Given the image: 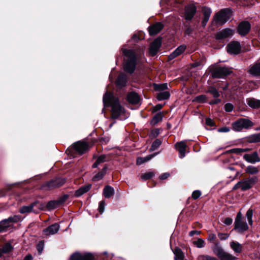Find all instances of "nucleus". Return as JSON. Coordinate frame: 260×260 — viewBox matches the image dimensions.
<instances>
[{
  "label": "nucleus",
  "instance_id": "obj_3",
  "mask_svg": "<svg viewBox=\"0 0 260 260\" xmlns=\"http://www.w3.org/2000/svg\"><path fill=\"white\" fill-rule=\"evenodd\" d=\"M212 250L220 260H236L237 257L225 251L219 243L214 244Z\"/></svg>",
  "mask_w": 260,
  "mask_h": 260
},
{
  "label": "nucleus",
  "instance_id": "obj_21",
  "mask_svg": "<svg viewBox=\"0 0 260 260\" xmlns=\"http://www.w3.org/2000/svg\"><path fill=\"white\" fill-rule=\"evenodd\" d=\"M175 147L179 153V157L183 158L185 156L186 144L184 141L178 142L175 144Z\"/></svg>",
  "mask_w": 260,
  "mask_h": 260
},
{
  "label": "nucleus",
  "instance_id": "obj_24",
  "mask_svg": "<svg viewBox=\"0 0 260 260\" xmlns=\"http://www.w3.org/2000/svg\"><path fill=\"white\" fill-rule=\"evenodd\" d=\"M127 76L125 74H120L118 76L117 79L116 81V86L119 88H121L123 87L124 86H125L126 85V83H127Z\"/></svg>",
  "mask_w": 260,
  "mask_h": 260
},
{
  "label": "nucleus",
  "instance_id": "obj_39",
  "mask_svg": "<svg viewBox=\"0 0 260 260\" xmlns=\"http://www.w3.org/2000/svg\"><path fill=\"white\" fill-rule=\"evenodd\" d=\"M154 88L155 90L160 91H164L165 90L168 89L167 83L162 84H154Z\"/></svg>",
  "mask_w": 260,
  "mask_h": 260
},
{
  "label": "nucleus",
  "instance_id": "obj_63",
  "mask_svg": "<svg viewBox=\"0 0 260 260\" xmlns=\"http://www.w3.org/2000/svg\"><path fill=\"white\" fill-rule=\"evenodd\" d=\"M216 235L214 234H210L209 235L208 240L210 241H213L216 239Z\"/></svg>",
  "mask_w": 260,
  "mask_h": 260
},
{
  "label": "nucleus",
  "instance_id": "obj_17",
  "mask_svg": "<svg viewBox=\"0 0 260 260\" xmlns=\"http://www.w3.org/2000/svg\"><path fill=\"white\" fill-rule=\"evenodd\" d=\"M197 10L196 7L192 4L187 6L185 8V18L187 20H190L194 15Z\"/></svg>",
  "mask_w": 260,
  "mask_h": 260
},
{
  "label": "nucleus",
  "instance_id": "obj_55",
  "mask_svg": "<svg viewBox=\"0 0 260 260\" xmlns=\"http://www.w3.org/2000/svg\"><path fill=\"white\" fill-rule=\"evenodd\" d=\"M105 205V202L104 201H102L100 203L99 210L101 213H102L104 212Z\"/></svg>",
  "mask_w": 260,
  "mask_h": 260
},
{
  "label": "nucleus",
  "instance_id": "obj_45",
  "mask_svg": "<svg viewBox=\"0 0 260 260\" xmlns=\"http://www.w3.org/2000/svg\"><path fill=\"white\" fill-rule=\"evenodd\" d=\"M208 92L212 94L213 97L215 98H217L220 95L219 93L217 90L213 87H210L208 89Z\"/></svg>",
  "mask_w": 260,
  "mask_h": 260
},
{
  "label": "nucleus",
  "instance_id": "obj_23",
  "mask_svg": "<svg viewBox=\"0 0 260 260\" xmlns=\"http://www.w3.org/2000/svg\"><path fill=\"white\" fill-rule=\"evenodd\" d=\"M38 203V201H35L28 206H23L20 208L19 212L21 214L28 213L32 212L34 211V208L37 206ZM34 212L35 211H34Z\"/></svg>",
  "mask_w": 260,
  "mask_h": 260
},
{
  "label": "nucleus",
  "instance_id": "obj_22",
  "mask_svg": "<svg viewBox=\"0 0 260 260\" xmlns=\"http://www.w3.org/2000/svg\"><path fill=\"white\" fill-rule=\"evenodd\" d=\"M249 73L254 77H260V62L251 65L248 71Z\"/></svg>",
  "mask_w": 260,
  "mask_h": 260
},
{
  "label": "nucleus",
  "instance_id": "obj_42",
  "mask_svg": "<svg viewBox=\"0 0 260 260\" xmlns=\"http://www.w3.org/2000/svg\"><path fill=\"white\" fill-rule=\"evenodd\" d=\"M161 144V141L159 139L155 140L152 143L150 148V151H153L157 149Z\"/></svg>",
  "mask_w": 260,
  "mask_h": 260
},
{
  "label": "nucleus",
  "instance_id": "obj_33",
  "mask_svg": "<svg viewBox=\"0 0 260 260\" xmlns=\"http://www.w3.org/2000/svg\"><path fill=\"white\" fill-rule=\"evenodd\" d=\"M170 92L168 91H160L157 94V99L158 101L165 100L169 98Z\"/></svg>",
  "mask_w": 260,
  "mask_h": 260
},
{
  "label": "nucleus",
  "instance_id": "obj_54",
  "mask_svg": "<svg viewBox=\"0 0 260 260\" xmlns=\"http://www.w3.org/2000/svg\"><path fill=\"white\" fill-rule=\"evenodd\" d=\"M227 152L234 153L236 154H240L242 153V148H234L228 151Z\"/></svg>",
  "mask_w": 260,
  "mask_h": 260
},
{
  "label": "nucleus",
  "instance_id": "obj_11",
  "mask_svg": "<svg viewBox=\"0 0 260 260\" xmlns=\"http://www.w3.org/2000/svg\"><path fill=\"white\" fill-rule=\"evenodd\" d=\"M228 52L230 54L237 55L240 53L241 46L238 41H232L226 46Z\"/></svg>",
  "mask_w": 260,
  "mask_h": 260
},
{
  "label": "nucleus",
  "instance_id": "obj_46",
  "mask_svg": "<svg viewBox=\"0 0 260 260\" xmlns=\"http://www.w3.org/2000/svg\"><path fill=\"white\" fill-rule=\"evenodd\" d=\"M198 260H218L215 257L209 255H200L198 257Z\"/></svg>",
  "mask_w": 260,
  "mask_h": 260
},
{
  "label": "nucleus",
  "instance_id": "obj_49",
  "mask_svg": "<svg viewBox=\"0 0 260 260\" xmlns=\"http://www.w3.org/2000/svg\"><path fill=\"white\" fill-rule=\"evenodd\" d=\"M201 191L199 190L193 191L191 194V197L193 200H197L201 196Z\"/></svg>",
  "mask_w": 260,
  "mask_h": 260
},
{
  "label": "nucleus",
  "instance_id": "obj_6",
  "mask_svg": "<svg viewBox=\"0 0 260 260\" xmlns=\"http://www.w3.org/2000/svg\"><path fill=\"white\" fill-rule=\"evenodd\" d=\"M20 220V216L14 215L1 221V232H12L13 224L18 222Z\"/></svg>",
  "mask_w": 260,
  "mask_h": 260
},
{
  "label": "nucleus",
  "instance_id": "obj_47",
  "mask_svg": "<svg viewBox=\"0 0 260 260\" xmlns=\"http://www.w3.org/2000/svg\"><path fill=\"white\" fill-rule=\"evenodd\" d=\"M207 101V97L205 95H200L195 98L193 100L194 102H196L199 103H205Z\"/></svg>",
  "mask_w": 260,
  "mask_h": 260
},
{
  "label": "nucleus",
  "instance_id": "obj_38",
  "mask_svg": "<svg viewBox=\"0 0 260 260\" xmlns=\"http://www.w3.org/2000/svg\"><path fill=\"white\" fill-rule=\"evenodd\" d=\"M59 205L58 200L51 201L47 203L46 208L48 210H51L56 208Z\"/></svg>",
  "mask_w": 260,
  "mask_h": 260
},
{
  "label": "nucleus",
  "instance_id": "obj_9",
  "mask_svg": "<svg viewBox=\"0 0 260 260\" xmlns=\"http://www.w3.org/2000/svg\"><path fill=\"white\" fill-rule=\"evenodd\" d=\"M231 71L226 67H217L215 68L211 73L213 78H223L230 75Z\"/></svg>",
  "mask_w": 260,
  "mask_h": 260
},
{
  "label": "nucleus",
  "instance_id": "obj_26",
  "mask_svg": "<svg viewBox=\"0 0 260 260\" xmlns=\"http://www.w3.org/2000/svg\"><path fill=\"white\" fill-rule=\"evenodd\" d=\"M91 187V184H88L81 187L79 189L77 190L75 192V196L76 197H79L84 193L88 192Z\"/></svg>",
  "mask_w": 260,
  "mask_h": 260
},
{
  "label": "nucleus",
  "instance_id": "obj_30",
  "mask_svg": "<svg viewBox=\"0 0 260 260\" xmlns=\"http://www.w3.org/2000/svg\"><path fill=\"white\" fill-rule=\"evenodd\" d=\"M203 11L204 14V19L202 23L204 25H205L209 20L212 11L210 8L207 7H204Z\"/></svg>",
  "mask_w": 260,
  "mask_h": 260
},
{
  "label": "nucleus",
  "instance_id": "obj_19",
  "mask_svg": "<svg viewBox=\"0 0 260 260\" xmlns=\"http://www.w3.org/2000/svg\"><path fill=\"white\" fill-rule=\"evenodd\" d=\"M59 228V225L55 223L44 229L43 233L47 236L54 235L58 232Z\"/></svg>",
  "mask_w": 260,
  "mask_h": 260
},
{
  "label": "nucleus",
  "instance_id": "obj_61",
  "mask_svg": "<svg viewBox=\"0 0 260 260\" xmlns=\"http://www.w3.org/2000/svg\"><path fill=\"white\" fill-rule=\"evenodd\" d=\"M233 222V219L230 217H227L225 218L223 221V223L227 225H231Z\"/></svg>",
  "mask_w": 260,
  "mask_h": 260
},
{
  "label": "nucleus",
  "instance_id": "obj_14",
  "mask_svg": "<svg viewBox=\"0 0 260 260\" xmlns=\"http://www.w3.org/2000/svg\"><path fill=\"white\" fill-rule=\"evenodd\" d=\"M161 44L160 38L155 39L150 44L149 47V54L151 56H155L158 51Z\"/></svg>",
  "mask_w": 260,
  "mask_h": 260
},
{
  "label": "nucleus",
  "instance_id": "obj_57",
  "mask_svg": "<svg viewBox=\"0 0 260 260\" xmlns=\"http://www.w3.org/2000/svg\"><path fill=\"white\" fill-rule=\"evenodd\" d=\"M179 55L178 54V53L177 51H176V50H175L172 53H171L169 56V59L170 60H172L174 58H175V57H177L178 56H179Z\"/></svg>",
  "mask_w": 260,
  "mask_h": 260
},
{
  "label": "nucleus",
  "instance_id": "obj_36",
  "mask_svg": "<svg viewBox=\"0 0 260 260\" xmlns=\"http://www.w3.org/2000/svg\"><path fill=\"white\" fill-rule=\"evenodd\" d=\"M162 117L163 115L161 113L159 112L156 114L152 119L151 121V124L152 125L156 124L158 122L161 121Z\"/></svg>",
  "mask_w": 260,
  "mask_h": 260
},
{
  "label": "nucleus",
  "instance_id": "obj_60",
  "mask_svg": "<svg viewBox=\"0 0 260 260\" xmlns=\"http://www.w3.org/2000/svg\"><path fill=\"white\" fill-rule=\"evenodd\" d=\"M230 131V128L226 126L222 127L218 129V132L220 133H227Z\"/></svg>",
  "mask_w": 260,
  "mask_h": 260
},
{
  "label": "nucleus",
  "instance_id": "obj_50",
  "mask_svg": "<svg viewBox=\"0 0 260 260\" xmlns=\"http://www.w3.org/2000/svg\"><path fill=\"white\" fill-rule=\"evenodd\" d=\"M230 236V235L227 233H218V237L219 239L221 241L225 240L227 239Z\"/></svg>",
  "mask_w": 260,
  "mask_h": 260
},
{
  "label": "nucleus",
  "instance_id": "obj_28",
  "mask_svg": "<svg viewBox=\"0 0 260 260\" xmlns=\"http://www.w3.org/2000/svg\"><path fill=\"white\" fill-rule=\"evenodd\" d=\"M157 153H155L152 154L148 155L145 157H139L137 159V165H140L143 163L148 161L153 157L156 156Z\"/></svg>",
  "mask_w": 260,
  "mask_h": 260
},
{
  "label": "nucleus",
  "instance_id": "obj_48",
  "mask_svg": "<svg viewBox=\"0 0 260 260\" xmlns=\"http://www.w3.org/2000/svg\"><path fill=\"white\" fill-rule=\"evenodd\" d=\"M193 244L198 248H201L205 246V241L202 239H198L197 241H193Z\"/></svg>",
  "mask_w": 260,
  "mask_h": 260
},
{
  "label": "nucleus",
  "instance_id": "obj_16",
  "mask_svg": "<svg viewBox=\"0 0 260 260\" xmlns=\"http://www.w3.org/2000/svg\"><path fill=\"white\" fill-rule=\"evenodd\" d=\"M73 148L80 154L85 153L88 149V145L86 142L79 141L75 143Z\"/></svg>",
  "mask_w": 260,
  "mask_h": 260
},
{
  "label": "nucleus",
  "instance_id": "obj_41",
  "mask_svg": "<svg viewBox=\"0 0 260 260\" xmlns=\"http://www.w3.org/2000/svg\"><path fill=\"white\" fill-rule=\"evenodd\" d=\"M246 173L250 174H255L258 172V169L257 167L252 166H248L246 169Z\"/></svg>",
  "mask_w": 260,
  "mask_h": 260
},
{
  "label": "nucleus",
  "instance_id": "obj_1",
  "mask_svg": "<svg viewBox=\"0 0 260 260\" xmlns=\"http://www.w3.org/2000/svg\"><path fill=\"white\" fill-rule=\"evenodd\" d=\"M105 106L111 107V117L117 119L124 113V109L120 105L119 100L113 93L107 92L103 96Z\"/></svg>",
  "mask_w": 260,
  "mask_h": 260
},
{
  "label": "nucleus",
  "instance_id": "obj_34",
  "mask_svg": "<svg viewBox=\"0 0 260 260\" xmlns=\"http://www.w3.org/2000/svg\"><path fill=\"white\" fill-rule=\"evenodd\" d=\"M175 260H183L184 254L181 249L176 248L174 250Z\"/></svg>",
  "mask_w": 260,
  "mask_h": 260
},
{
  "label": "nucleus",
  "instance_id": "obj_40",
  "mask_svg": "<svg viewBox=\"0 0 260 260\" xmlns=\"http://www.w3.org/2000/svg\"><path fill=\"white\" fill-rule=\"evenodd\" d=\"M250 143H257L260 142V133L251 135L248 138Z\"/></svg>",
  "mask_w": 260,
  "mask_h": 260
},
{
  "label": "nucleus",
  "instance_id": "obj_43",
  "mask_svg": "<svg viewBox=\"0 0 260 260\" xmlns=\"http://www.w3.org/2000/svg\"><path fill=\"white\" fill-rule=\"evenodd\" d=\"M252 216H253V210L252 209H249L246 213V217L247 218L248 222L250 225H252L253 223L252 221Z\"/></svg>",
  "mask_w": 260,
  "mask_h": 260
},
{
  "label": "nucleus",
  "instance_id": "obj_15",
  "mask_svg": "<svg viewBox=\"0 0 260 260\" xmlns=\"http://www.w3.org/2000/svg\"><path fill=\"white\" fill-rule=\"evenodd\" d=\"M243 158L248 162L255 164L260 162V157L257 151H254L251 153H246L243 155Z\"/></svg>",
  "mask_w": 260,
  "mask_h": 260
},
{
  "label": "nucleus",
  "instance_id": "obj_13",
  "mask_svg": "<svg viewBox=\"0 0 260 260\" xmlns=\"http://www.w3.org/2000/svg\"><path fill=\"white\" fill-rule=\"evenodd\" d=\"M70 260H94L91 254H82L79 252H75L70 256Z\"/></svg>",
  "mask_w": 260,
  "mask_h": 260
},
{
  "label": "nucleus",
  "instance_id": "obj_4",
  "mask_svg": "<svg viewBox=\"0 0 260 260\" xmlns=\"http://www.w3.org/2000/svg\"><path fill=\"white\" fill-rule=\"evenodd\" d=\"M256 177H252L239 181L233 187V190L241 189L245 191L250 189L252 185L257 182Z\"/></svg>",
  "mask_w": 260,
  "mask_h": 260
},
{
  "label": "nucleus",
  "instance_id": "obj_5",
  "mask_svg": "<svg viewBox=\"0 0 260 260\" xmlns=\"http://www.w3.org/2000/svg\"><path fill=\"white\" fill-rule=\"evenodd\" d=\"M234 224V230L239 233H243L248 229V225L246 222L244 221L241 212L237 213Z\"/></svg>",
  "mask_w": 260,
  "mask_h": 260
},
{
  "label": "nucleus",
  "instance_id": "obj_18",
  "mask_svg": "<svg viewBox=\"0 0 260 260\" xmlns=\"http://www.w3.org/2000/svg\"><path fill=\"white\" fill-rule=\"evenodd\" d=\"M233 34V30L230 28L223 29L216 35V39L221 40L227 38Z\"/></svg>",
  "mask_w": 260,
  "mask_h": 260
},
{
  "label": "nucleus",
  "instance_id": "obj_32",
  "mask_svg": "<svg viewBox=\"0 0 260 260\" xmlns=\"http://www.w3.org/2000/svg\"><path fill=\"white\" fill-rule=\"evenodd\" d=\"M107 170V167L106 166H105L103 169L101 171L99 172L93 176V177L92 178V180L96 181L102 179L106 174Z\"/></svg>",
  "mask_w": 260,
  "mask_h": 260
},
{
  "label": "nucleus",
  "instance_id": "obj_35",
  "mask_svg": "<svg viewBox=\"0 0 260 260\" xmlns=\"http://www.w3.org/2000/svg\"><path fill=\"white\" fill-rule=\"evenodd\" d=\"M106 160L107 156L106 155H101L98 157L95 162L92 165V167L94 168H97L100 164L105 162Z\"/></svg>",
  "mask_w": 260,
  "mask_h": 260
},
{
  "label": "nucleus",
  "instance_id": "obj_52",
  "mask_svg": "<svg viewBox=\"0 0 260 260\" xmlns=\"http://www.w3.org/2000/svg\"><path fill=\"white\" fill-rule=\"evenodd\" d=\"M44 243L43 241H40L37 246V248L39 254H41L44 248Z\"/></svg>",
  "mask_w": 260,
  "mask_h": 260
},
{
  "label": "nucleus",
  "instance_id": "obj_8",
  "mask_svg": "<svg viewBox=\"0 0 260 260\" xmlns=\"http://www.w3.org/2000/svg\"><path fill=\"white\" fill-rule=\"evenodd\" d=\"M230 10L224 9L221 10L214 16V20L217 24L222 25L228 21L231 17Z\"/></svg>",
  "mask_w": 260,
  "mask_h": 260
},
{
  "label": "nucleus",
  "instance_id": "obj_29",
  "mask_svg": "<svg viewBox=\"0 0 260 260\" xmlns=\"http://www.w3.org/2000/svg\"><path fill=\"white\" fill-rule=\"evenodd\" d=\"M247 104L253 109H258L260 108V100L254 98L248 99L247 100Z\"/></svg>",
  "mask_w": 260,
  "mask_h": 260
},
{
  "label": "nucleus",
  "instance_id": "obj_2",
  "mask_svg": "<svg viewBox=\"0 0 260 260\" xmlns=\"http://www.w3.org/2000/svg\"><path fill=\"white\" fill-rule=\"evenodd\" d=\"M122 54L127 58L123 65L125 72L132 74L136 69L137 58L134 52L132 50H127L122 47L121 48Z\"/></svg>",
  "mask_w": 260,
  "mask_h": 260
},
{
  "label": "nucleus",
  "instance_id": "obj_56",
  "mask_svg": "<svg viewBox=\"0 0 260 260\" xmlns=\"http://www.w3.org/2000/svg\"><path fill=\"white\" fill-rule=\"evenodd\" d=\"M69 198L68 195L64 194L62 197H60L58 200L59 205L62 204L64 202Z\"/></svg>",
  "mask_w": 260,
  "mask_h": 260
},
{
  "label": "nucleus",
  "instance_id": "obj_51",
  "mask_svg": "<svg viewBox=\"0 0 260 260\" xmlns=\"http://www.w3.org/2000/svg\"><path fill=\"white\" fill-rule=\"evenodd\" d=\"M185 49H186V46L182 45H180V46L177 47L175 49V50H176V51L177 52L178 54H179L180 55L185 51Z\"/></svg>",
  "mask_w": 260,
  "mask_h": 260
},
{
  "label": "nucleus",
  "instance_id": "obj_7",
  "mask_svg": "<svg viewBox=\"0 0 260 260\" xmlns=\"http://www.w3.org/2000/svg\"><path fill=\"white\" fill-rule=\"evenodd\" d=\"M253 125V122L248 119L240 118L232 124L233 129L237 132H240L243 129H248Z\"/></svg>",
  "mask_w": 260,
  "mask_h": 260
},
{
  "label": "nucleus",
  "instance_id": "obj_25",
  "mask_svg": "<svg viewBox=\"0 0 260 260\" xmlns=\"http://www.w3.org/2000/svg\"><path fill=\"white\" fill-rule=\"evenodd\" d=\"M127 100L132 104H137L140 101V97L136 92H131L127 94Z\"/></svg>",
  "mask_w": 260,
  "mask_h": 260
},
{
  "label": "nucleus",
  "instance_id": "obj_20",
  "mask_svg": "<svg viewBox=\"0 0 260 260\" xmlns=\"http://www.w3.org/2000/svg\"><path fill=\"white\" fill-rule=\"evenodd\" d=\"M163 27L164 25L161 22H157L151 25L148 28L150 35L154 36L156 35L163 28Z\"/></svg>",
  "mask_w": 260,
  "mask_h": 260
},
{
  "label": "nucleus",
  "instance_id": "obj_59",
  "mask_svg": "<svg viewBox=\"0 0 260 260\" xmlns=\"http://www.w3.org/2000/svg\"><path fill=\"white\" fill-rule=\"evenodd\" d=\"M206 124L210 126H213L214 125V122L211 118H207L206 119Z\"/></svg>",
  "mask_w": 260,
  "mask_h": 260
},
{
  "label": "nucleus",
  "instance_id": "obj_37",
  "mask_svg": "<svg viewBox=\"0 0 260 260\" xmlns=\"http://www.w3.org/2000/svg\"><path fill=\"white\" fill-rule=\"evenodd\" d=\"M13 249V246L9 242L5 244L1 248V254L7 253L11 252Z\"/></svg>",
  "mask_w": 260,
  "mask_h": 260
},
{
  "label": "nucleus",
  "instance_id": "obj_53",
  "mask_svg": "<svg viewBox=\"0 0 260 260\" xmlns=\"http://www.w3.org/2000/svg\"><path fill=\"white\" fill-rule=\"evenodd\" d=\"M234 108L233 105L231 103H227L224 106V109L225 111L230 112H231Z\"/></svg>",
  "mask_w": 260,
  "mask_h": 260
},
{
  "label": "nucleus",
  "instance_id": "obj_12",
  "mask_svg": "<svg viewBox=\"0 0 260 260\" xmlns=\"http://www.w3.org/2000/svg\"><path fill=\"white\" fill-rule=\"evenodd\" d=\"M251 25L248 21H243L240 22L237 27V32L241 36H244L250 31Z\"/></svg>",
  "mask_w": 260,
  "mask_h": 260
},
{
  "label": "nucleus",
  "instance_id": "obj_64",
  "mask_svg": "<svg viewBox=\"0 0 260 260\" xmlns=\"http://www.w3.org/2000/svg\"><path fill=\"white\" fill-rule=\"evenodd\" d=\"M192 29L190 27H188L186 29L185 31V34L187 35H191L192 34Z\"/></svg>",
  "mask_w": 260,
  "mask_h": 260
},
{
  "label": "nucleus",
  "instance_id": "obj_62",
  "mask_svg": "<svg viewBox=\"0 0 260 260\" xmlns=\"http://www.w3.org/2000/svg\"><path fill=\"white\" fill-rule=\"evenodd\" d=\"M170 176V174L169 173H165L159 176V179L161 180H165L168 178Z\"/></svg>",
  "mask_w": 260,
  "mask_h": 260
},
{
  "label": "nucleus",
  "instance_id": "obj_10",
  "mask_svg": "<svg viewBox=\"0 0 260 260\" xmlns=\"http://www.w3.org/2000/svg\"><path fill=\"white\" fill-rule=\"evenodd\" d=\"M65 183V180L62 178H56L50 181L45 182L43 185V187L46 189H53L59 187Z\"/></svg>",
  "mask_w": 260,
  "mask_h": 260
},
{
  "label": "nucleus",
  "instance_id": "obj_31",
  "mask_svg": "<svg viewBox=\"0 0 260 260\" xmlns=\"http://www.w3.org/2000/svg\"><path fill=\"white\" fill-rule=\"evenodd\" d=\"M114 188L109 186H106L103 189V194L106 198H109L114 194Z\"/></svg>",
  "mask_w": 260,
  "mask_h": 260
},
{
  "label": "nucleus",
  "instance_id": "obj_27",
  "mask_svg": "<svg viewBox=\"0 0 260 260\" xmlns=\"http://www.w3.org/2000/svg\"><path fill=\"white\" fill-rule=\"evenodd\" d=\"M230 247L235 252L240 253L242 251L243 246L242 244L236 241H232L230 244Z\"/></svg>",
  "mask_w": 260,
  "mask_h": 260
},
{
  "label": "nucleus",
  "instance_id": "obj_58",
  "mask_svg": "<svg viewBox=\"0 0 260 260\" xmlns=\"http://www.w3.org/2000/svg\"><path fill=\"white\" fill-rule=\"evenodd\" d=\"M179 55L178 54V53L177 51H176V50H175L172 53H171L169 56V59L170 60H172L174 58H175V57H177L178 56H179Z\"/></svg>",
  "mask_w": 260,
  "mask_h": 260
},
{
  "label": "nucleus",
  "instance_id": "obj_44",
  "mask_svg": "<svg viewBox=\"0 0 260 260\" xmlns=\"http://www.w3.org/2000/svg\"><path fill=\"white\" fill-rule=\"evenodd\" d=\"M154 176V173L153 172H146L142 174L141 176V179L142 180H147L153 177Z\"/></svg>",
  "mask_w": 260,
  "mask_h": 260
}]
</instances>
